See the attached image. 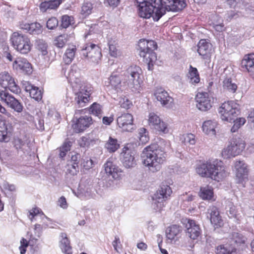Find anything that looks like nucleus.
I'll return each mask as SVG.
<instances>
[{
    "label": "nucleus",
    "mask_w": 254,
    "mask_h": 254,
    "mask_svg": "<svg viewBox=\"0 0 254 254\" xmlns=\"http://www.w3.org/2000/svg\"><path fill=\"white\" fill-rule=\"evenodd\" d=\"M182 232L181 227L177 225H173L167 228L166 233L167 238L171 240L177 237Z\"/></svg>",
    "instance_id": "nucleus-32"
},
{
    "label": "nucleus",
    "mask_w": 254,
    "mask_h": 254,
    "mask_svg": "<svg viewBox=\"0 0 254 254\" xmlns=\"http://www.w3.org/2000/svg\"><path fill=\"white\" fill-rule=\"evenodd\" d=\"M21 246L19 247V250L20 251L21 254H25L26 251V247L28 246V243L26 240L24 238H22L20 241Z\"/></svg>",
    "instance_id": "nucleus-55"
},
{
    "label": "nucleus",
    "mask_w": 254,
    "mask_h": 254,
    "mask_svg": "<svg viewBox=\"0 0 254 254\" xmlns=\"http://www.w3.org/2000/svg\"><path fill=\"white\" fill-rule=\"evenodd\" d=\"M157 48L156 43L153 40L141 39L138 43L137 51L143 61L148 64V69L157 60V56L154 51Z\"/></svg>",
    "instance_id": "nucleus-4"
},
{
    "label": "nucleus",
    "mask_w": 254,
    "mask_h": 254,
    "mask_svg": "<svg viewBox=\"0 0 254 254\" xmlns=\"http://www.w3.org/2000/svg\"><path fill=\"white\" fill-rule=\"evenodd\" d=\"M73 20V17L67 15H64L62 16V23L61 26L64 28H66L71 24Z\"/></svg>",
    "instance_id": "nucleus-45"
},
{
    "label": "nucleus",
    "mask_w": 254,
    "mask_h": 254,
    "mask_svg": "<svg viewBox=\"0 0 254 254\" xmlns=\"http://www.w3.org/2000/svg\"><path fill=\"white\" fill-rule=\"evenodd\" d=\"M241 64V67L246 69L254 78V53L245 55Z\"/></svg>",
    "instance_id": "nucleus-28"
},
{
    "label": "nucleus",
    "mask_w": 254,
    "mask_h": 254,
    "mask_svg": "<svg viewBox=\"0 0 254 254\" xmlns=\"http://www.w3.org/2000/svg\"><path fill=\"white\" fill-rule=\"evenodd\" d=\"M79 112H83V110L76 111L75 113L76 118V123L72 125V127L76 132H82L92 124V118L88 116H81L77 119V114Z\"/></svg>",
    "instance_id": "nucleus-18"
},
{
    "label": "nucleus",
    "mask_w": 254,
    "mask_h": 254,
    "mask_svg": "<svg viewBox=\"0 0 254 254\" xmlns=\"http://www.w3.org/2000/svg\"><path fill=\"white\" fill-rule=\"evenodd\" d=\"M29 213L30 215L32 216V217L30 218V220L32 221L34 217L40 213V209L37 207L34 208L29 212Z\"/></svg>",
    "instance_id": "nucleus-62"
},
{
    "label": "nucleus",
    "mask_w": 254,
    "mask_h": 254,
    "mask_svg": "<svg viewBox=\"0 0 254 254\" xmlns=\"http://www.w3.org/2000/svg\"><path fill=\"white\" fill-rule=\"evenodd\" d=\"M172 192V190L168 185L162 184L152 196L154 208L160 210L164 206V201L168 199Z\"/></svg>",
    "instance_id": "nucleus-8"
},
{
    "label": "nucleus",
    "mask_w": 254,
    "mask_h": 254,
    "mask_svg": "<svg viewBox=\"0 0 254 254\" xmlns=\"http://www.w3.org/2000/svg\"><path fill=\"white\" fill-rule=\"evenodd\" d=\"M236 106V104L232 101L224 102L221 105L218 112L222 120L231 122L234 118L238 116L240 111Z\"/></svg>",
    "instance_id": "nucleus-9"
},
{
    "label": "nucleus",
    "mask_w": 254,
    "mask_h": 254,
    "mask_svg": "<svg viewBox=\"0 0 254 254\" xmlns=\"http://www.w3.org/2000/svg\"><path fill=\"white\" fill-rule=\"evenodd\" d=\"M196 172L201 176L210 178L219 181L226 176V173L222 167L218 165L217 161H207L198 165L196 169Z\"/></svg>",
    "instance_id": "nucleus-3"
},
{
    "label": "nucleus",
    "mask_w": 254,
    "mask_h": 254,
    "mask_svg": "<svg viewBox=\"0 0 254 254\" xmlns=\"http://www.w3.org/2000/svg\"><path fill=\"white\" fill-rule=\"evenodd\" d=\"M231 241L236 244L237 246H241L242 244H245L247 238L242 233L234 232L230 235Z\"/></svg>",
    "instance_id": "nucleus-33"
},
{
    "label": "nucleus",
    "mask_w": 254,
    "mask_h": 254,
    "mask_svg": "<svg viewBox=\"0 0 254 254\" xmlns=\"http://www.w3.org/2000/svg\"><path fill=\"white\" fill-rule=\"evenodd\" d=\"M79 76V69L77 65H72L66 77L69 82L75 83V85L73 86L75 104H77L79 107H83L89 101L90 91H88L85 86L77 84Z\"/></svg>",
    "instance_id": "nucleus-2"
},
{
    "label": "nucleus",
    "mask_w": 254,
    "mask_h": 254,
    "mask_svg": "<svg viewBox=\"0 0 254 254\" xmlns=\"http://www.w3.org/2000/svg\"><path fill=\"white\" fill-rule=\"evenodd\" d=\"M111 85L117 89L121 83V79L119 75L113 73L109 78Z\"/></svg>",
    "instance_id": "nucleus-42"
},
{
    "label": "nucleus",
    "mask_w": 254,
    "mask_h": 254,
    "mask_svg": "<svg viewBox=\"0 0 254 254\" xmlns=\"http://www.w3.org/2000/svg\"><path fill=\"white\" fill-rule=\"evenodd\" d=\"M7 130V127H5V129H0V141L7 142L9 140Z\"/></svg>",
    "instance_id": "nucleus-51"
},
{
    "label": "nucleus",
    "mask_w": 254,
    "mask_h": 254,
    "mask_svg": "<svg viewBox=\"0 0 254 254\" xmlns=\"http://www.w3.org/2000/svg\"><path fill=\"white\" fill-rule=\"evenodd\" d=\"M76 48L75 46L67 48L64 55V60L66 64H69L74 58Z\"/></svg>",
    "instance_id": "nucleus-36"
},
{
    "label": "nucleus",
    "mask_w": 254,
    "mask_h": 254,
    "mask_svg": "<svg viewBox=\"0 0 254 254\" xmlns=\"http://www.w3.org/2000/svg\"><path fill=\"white\" fill-rule=\"evenodd\" d=\"M160 5L166 11H178L183 9L187 4L185 0H160Z\"/></svg>",
    "instance_id": "nucleus-16"
},
{
    "label": "nucleus",
    "mask_w": 254,
    "mask_h": 254,
    "mask_svg": "<svg viewBox=\"0 0 254 254\" xmlns=\"http://www.w3.org/2000/svg\"><path fill=\"white\" fill-rule=\"evenodd\" d=\"M62 240L60 241V247L62 252L65 254H71L72 248L70 246V242L66 233H62L60 235Z\"/></svg>",
    "instance_id": "nucleus-30"
},
{
    "label": "nucleus",
    "mask_w": 254,
    "mask_h": 254,
    "mask_svg": "<svg viewBox=\"0 0 254 254\" xmlns=\"http://www.w3.org/2000/svg\"><path fill=\"white\" fill-rule=\"evenodd\" d=\"M13 47L20 53L24 55L27 54L31 49L29 39L26 36L14 32L10 38Z\"/></svg>",
    "instance_id": "nucleus-7"
},
{
    "label": "nucleus",
    "mask_w": 254,
    "mask_h": 254,
    "mask_svg": "<svg viewBox=\"0 0 254 254\" xmlns=\"http://www.w3.org/2000/svg\"><path fill=\"white\" fill-rule=\"evenodd\" d=\"M81 166L85 170H89L93 166V162L91 159H83L81 164Z\"/></svg>",
    "instance_id": "nucleus-50"
},
{
    "label": "nucleus",
    "mask_w": 254,
    "mask_h": 254,
    "mask_svg": "<svg viewBox=\"0 0 254 254\" xmlns=\"http://www.w3.org/2000/svg\"><path fill=\"white\" fill-rule=\"evenodd\" d=\"M222 20L221 19L220 22H214L213 23V27L215 28V29L219 32L222 31L223 30L224 25L223 23L222 22Z\"/></svg>",
    "instance_id": "nucleus-57"
},
{
    "label": "nucleus",
    "mask_w": 254,
    "mask_h": 254,
    "mask_svg": "<svg viewBox=\"0 0 254 254\" xmlns=\"http://www.w3.org/2000/svg\"><path fill=\"white\" fill-rule=\"evenodd\" d=\"M49 3L50 9H53L57 8L61 3V0H50L47 1Z\"/></svg>",
    "instance_id": "nucleus-54"
},
{
    "label": "nucleus",
    "mask_w": 254,
    "mask_h": 254,
    "mask_svg": "<svg viewBox=\"0 0 254 254\" xmlns=\"http://www.w3.org/2000/svg\"><path fill=\"white\" fill-rule=\"evenodd\" d=\"M92 141L89 137H82L79 142V145L82 147H88Z\"/></svg>",
    "instance_id": "nucleus-53"
},
{
    "label": "nucleus",
    "mask_w": 254,
    "mask_h": 254,
    "mask_svg": "<svg viewBox=\"0 0 254 254\" xmlns=\"http://www.w3.org/2000/svg\"><path fill=\"white\" fill-rule=\"evenodd\" d=\"M188 78L189 82L192 84L195 85L199 82V74L196 67H193L192 65H190L188 74Z\"/></svg>",
    "instance_id": "nucleus-31"
},
{
    "label": "nucleus",
    "mask_w": 254,
    "mask_h": 254,
    "mask_svg": "<svg viewBox=\"0 0 254 254\" xmlns=\"http://www.w3.org/2000/svg\"><path fill=\"white\" fill-rule=\"evenodd\" d=\"M136 2L138 3V15L143 18L152 17L154 21H158L165 14V10L161 5L156 7L152 3L140 0H136Z\"/></svg>",
    "instance_id": "nucleus-5"
},
{
    "label": "nucleus",
    "mask_w": 254,
    "mask_h": 254,
    "mask_svg": "<svg viewBox=\"0 0 254 254\" xmlns=\"http://www.w3.org/2000/svg\"><path fill=\"white\" fill-rule=\"evenodd\" d=\"M37 48L40 51L43 55H46L47 54V45L43 40H39L37 42Z\"/></svg>",
    "instance_id": "nucleus-49"
},
{
    "label": "nucleus",
    "mask_w": 254,
    "mask_h": 254,
    "mask_svg": "<svg viewBox=\"0 0 254 254\" xmlns=\"http://www.w3.org/2000/svg\"><path fill=\"white\" fill-rule=\"evenodd\" d=\"M0 84L4 90L8 88L11 92L18 94L20 92V89L16 83L14 79L8 72H4L0 73Z\"/></svg>",
    "instance_id": "nucleus-14"
},
{
    "label": "nucleus",
    "mask_w": 254,
    "mask_h": 254,
    "mask_svg": "<svg viewBox=\"0 0 254 254\" xmlns=\"http://www.w3.org/2000/svg\"><path fill=\"white\" fill-rule=\"evenodd\" d=\"M183 224L186 229V236L190 239L197 240L201 235L200 226L194 220L190 219L183 220Z\"/></svg>",
    "instance_id": "nucleus-12"
},
{
    "label": "nucleus",
    "mask_w": 254,
    "mask_h": 254,
    "mask_svg": "<svg viewBox=\"0 0 254 254\" xmlns=\"http://www.w3.org/2000/svg\"><path fill=\"white\" fill-rule=\"evenodd\" d=\"M0 100L4 102L8 107L13 109L17 113H21L23 110L22 104L12 95H10L7 91H0Z\"/></svg>",
    "instance_id": "nucleus-13"
},
{
    "label": "nucleus",
    "mask_w": 254,
    "mask_h": 254,
    "mask_svg": "<svg viewBox=\"0 0 254 254\" xmlns=\"http://www.w3.org/2000/svg\"><path fill=\"white\" fill-rule=\"evenodd\" d=\"M134 155V151L131 149L126 147L123 149V151L121 154V160L126 168H132L136 165Z\"/></svg>",
    "instance_id": "nucleus-21"
},
{
    "label": "nucleus",
    "mask_w": 254,
    "mask_h": 254,
    "mask_svg": "<svg viewBox=\"0 0 254 254\" xmlns=\"http://www.w3.org/2000/svg\"><path fill=\"white\" fill-rule=\"evenodd\" d=\"M197 51L202 58L209 61L212 53V45L205 39H201L197 44Z\"/></svg>",
    "instance_id": "nucleus-23"
},
{
    "label": "nucleus",
    "mask_w": 254,
    "mask_h": 254,
    "mask_svg": "<svg viewBox=\"0 0 254 254\" xmlns=\"http://www.w3.org/2000/svg\"><path fill=\"white\" fill-rule=\"evenodd\" d=\"M208 213L210 216V221L215 228L221 227L223 225V220L217 207L212 206L208 209Z\"/></svg>",
    "instance_id": "nucleus-27"
},
{
    "label": "nucleus",
    "mask_w": 254,
    "mask_h": 254,
    "mask_svg": "<svg viewBox=\"0 0 254 254\" xmlns=\"http://www.w3.org/2000/svg\"><path fill=\"white\" fill-rule=\"evenodd\" d=\"M232 121H233L234 123L231 129V131L232 132H235L237 131V130L246 122L245 119L243 118H236V119H234Z\"/></svg>",
    "instance_id": "nucleus-44"
},
{
    "label": "nucleus",
    "mask_w": 254,
    "mask_h": 254,
    "mask_svg": "<svg viewBox=\"0 0 254 254\" xmlns=\"http://www.w3.org/2000/svg\"><path fill=\"white\" fill-rule=\"evenodd\" d=\"M184 141L185 144L189 143L190 145H194L196 142L194 135L192 133L184 135Z\"/></svg>",
    "instance_id": "nucleus-47"
},
{
    "label": "nucleus",
    "mask_w": 254,
    "mask_h": 254,
    "mask_svg": "<svg viewBox=\"0 0 254 254\" xmlns=\"http://www.w3.org/2000/svg\"><path fill=\"white\" fill-rule=\"evenodd\" d=\"M82 55L96 64H99L102 57L100 48L98 45L90 43L83 47Z\"/></svg>",
    "instance_id": "nucleus-11"
},
{
    "label": "nucleus",
    "mask_w": 254,
    "mask_h": 254,
    "mask_svg": "<svg viewBox=\"0 0 254 254\" xmlns=\"http://www.w3.org/2000/svg\"><path fill=\"white\" fill-rule=\"evenodd\" d=\"M13 66L16 70L24 74H30L33 71L31 64L25 59H16L13 62Z\"/></svg>",
    "instance_id": "nucleus-25"
},
{
    "label": "nucleus",
    "mask_w": 254,
    "mask_h": 254,
    "mask_svg": "<svg viewBox=\"0 0 254 254\" xmlns=\"http://www.w3.org/2000/svg\"><path fill=\"white\" fill-rule=\"evenodd\" d=\"M216 123L211 120L204 122L202 126L203 132L208 135H213L215 134V127Z\"/></svg>",
    "instance_id": "nucleus-34"
},
{
    "label": "nucleus",
    "mask_w": 254,
    "mask_h": 254,
    "mask_svg": "<svg viewBox=\"0 0 254 254\" xmlns=\"http://www.w3.org/2000/svg\"><path fill=\"white\" fill-rule=\"evenodd\" d=\"M237 14L236 12L233 11H229L226 15V18L227 20H231L233 18H234Z\"/></svg>",
    "instance_id": "nucleus-63"
},
{
    "label": "nucleus",
    "mask_w": 254,
    "mask_h": 254,
    "mask_svg": "<svg viewBox=\"0 0 254 254\" xmlns=\"http://www.w3.org/2000/svg\"><path fill=\"white\" fill-rule=\"evenodd\" d=\"M164 149L157 143H153L144 148L141 157L143 164L152 172L159 171L166 160Z\"/></svg>",
    "instance_id": "nucleus-1"
},
{
    "label": "nucleus",
    "mask_w": 254,
    "mask_h": 254,
    "mask_svg": "<svg viewBox=\"0 0 254 254\" xmlns=\"http://www.w3.org/2000/svg\"><path fill=\"white\" fill-rule=\"evenodd\" d=\"M105 147L109 152H115L119 148L120 144L116 138L110 136L105 144Z\"/></svg>",
    "instance_id": "nucleus-35"
},
{
    "label": "nucleus",
    "mask_w": 254,
    "mask_h": 254,
    "mask_svg": "<svg viewBox=\"0 0 254 254\" xmlns=\"http://www.w3.org/2000/svg\"><path fill=\"white\" fill-rule=\"evenodd\" d=\"M245 147L244 140L240 138H233L227 148L224 149L222 155L224 158L235 157L241 153Z\"/></svg>",
    "instance_id": "nucleus-10"
},
{
    "label": "nucleus",
    "mask_w": 254,
    "mask_h": 254,
    "mask_svg": "<svg viewBox=\"0 0 254 254\" xmlns=\"http://www.w3.org/2000/svg\"><path fill=\"white\" fill-rule=\"evenodd\" d=\"M69 36L67 34H62L59 36L55 41V45L58 48H63L67 42Z\"/></svg>",
    "instance_id": "nucleus-41"
},
{
    "label": "nucleus",
    "mask_w": 254,
    "mask_h": 254,
    "mask_svg": "<svg viewBox=\"0 0 254 254\" xmlns=\"http://www.w3.org/2000/svg\"><path fill=\"white\" fill-rule=\"evenodd\" d=\"M235 168L236 170V177L238 179V183H242L243 186L248 181V170L247 165L242 161H236Z\"/></svg>",
    "instance_id": "nucleus-22"
},
{
    "label": "nucleus",
    "mask_w": 254,
    "mask_h": 254,
    "mask_svg": "<svg viewBox=\"0 0 254 254\" xmlns=\"http://www.w3.org/2000/svg\"><path fill=\"white\" fill-rule=\"evenodd\" d=\"M49 3L47 1H45L41 3L40 5V9L42 12H45L47 10L50 9Z\"/></svg>",
    "instance_id": "nucleus-59"
},
{
    "label": "nucleus",
    "mask_w": 254,
    "mask_h": 254,
    "mask_svg": "<svg viewBox=\"0 0 254 254\" xmlns=\"http://www.w3.org/2000/svg\"><path fill=\"white\" fill-rule=\"evenodd\" d=\"M104 168L106 174L109 176H111L114 179H118L120 177L119 173L121 172V169L112 161L108 160L104 164Z\"/></svg>",
    "instance_id": "nucleus-29"
},
{
    "label": "nucleus",
    "mask_w": 254,
    "mask_h": 254,
    "mask_svg": "<svg viewBox=\"0 0 254 254\" xmlns=\"http://www.w3.org/2000/svg\"><path fill=\"white\" fill-rule=\"evenodd\" d=\"M141 69L137 65H131L127 68L125 75L126 82L129 88L131 89L132 91H136L140 87V83L142 81L140 78Z\"/></svg>",
    "instance_id": "nucleus-6"
},
{
    "label": "nucleus",
    "mask_w": 254,
    "mask_h": 254,
    "mask_svg": "<svg viewBox=\"0 0 254 254\" xmlns=\"http://www.w3.org/2000/svg\"><path fill=\"white\" fill-rule=\"evenodd\" d=\"M120 102L121 103V107L125 109H127L129 108L131 105L130 102L127 99L126 101L125 99H123L122 101H120Z\"/></svg>",
    "instance_id": "nucleus-58"
},
{
    "label": "nucleus",
    "mask_w": 254,
    "mask_h": 254,
    "mask_svg": "<svg viewBox=\"0 0 254 254\" xmlns=\"http://www.w3.org/2000/svg\"><path fill=\"white\" fill-rule=\"evenodd\" d=\"M58 20L56 17H51L47 22V27L49 29H54L58 26Z\"/></svg>",
    "instance_id": "nucleus-48"
},
{
    "label": "nucleus",
    "mask_w": 254,
    "mask_h": 254,
    "mask_svg": "<svg viewBox=\"0 0 254 254\" xmlns=\"http://www.w3.org/2000/svg\"><path fill=\"white\" fill-rule=\"evenodd\" d=\"M59 202L60 203V206L61 207L63 208H66L67 207L66 199L64 196L61 197L59 200Z\"/></svg>",
    "instance_id": "nucleus-61"
},
{
    "label": "nucleus",
    "mask_w": 254,
    "mask_h": 254,
    "mask_svg": "<svg viewBox=\"0 0 254 254\" xmlns=\"http://www.w3.org/2000/svg\"><path fill=\"white\" fill-rule=\"evenodd\" d=\"M81 161V155L79 153H75L71 155L70 160L68 161L67 165V172L72 176L77 174L80 169V162Z\"/></svg>",
    "instance_id": "nucleus-24"
},
{
    "label": "nucleus",
    "mask_w": 254,
    "mask_h": 254,
    "mask_svg": "<svg viewBox=\"0 0 254 254\" xmlns=\"http://www.w3.org/2000/svg\"><path fill=\"white\" fill-rule=\"evenodd\" d=\"M120 0H105V3L107 2L110 6L116 7L119 4Z\"/></svg>",
    "instance_id": "nucleus-60"
},
{
    "label": "nucleus",
    "mask_w": 254,
    "mask_h": 254,
    "mask_svg": "<svg viewBox=\"0 0 254 254\" xmlns=\"http://www.w3.org/2000/svg\"><path fill=\"white\" fill-rule=\"evenodd\" d=\"M226 213L230 219H234L235 221L239 220V215L236 207L230 203L226 208Z\"/></svg>",
    "instance_id": "nucleus-39"
},
{
    "label": "nucleus",
    "mask_w": 254,
    "mask_h": 254,
    "mask_svg": "<svg viewBox=\"0 0 254 254\" xmlns=\"http://www.w3.org/2000/svg\"><path fill=\"white\" fill-rule=\"evenodd\" d=\"M30 96L35 100L39 101L41 100L42 98V93L39 88L35 86V88L30 91Z\"/></svg>",
    "instance_id": "nucleus-46"
},
{
    "label": "nucleus",
    "mask_w": 254,
    "mask_h": 254,
    "mask_svg": "<svg viewBox=\"0 0 254 254\" xmlns=\"http://www.w3.org/2000/svg\"><path fill=\"white\" fill-rule=\"evenodd\" d=\"M154 95L157 101H159L163 106L167 108L172 107L174 99L163 88H157L154 93Z\"/></svg>",
    "instance_id": "nucleus-20"
},
{
    "label": "nucleus",
    "mask_w": 254,
    "mask_h": 254,
    "mask_svg": "<svg viewBox=\"0 0 254 254\" xmlns=\"http://www.w3.org/2000/svg\"><path fill=\"white\" fill-rule=\"evenodd\" d=\"M148 122L150 127L156 130V131L164 133L168 132L167 124L161 121L159 117L155 113H151L149 114Z\"/></svg>",
    "instance_id": "nucleus-19"
},
{
    "label": "nucleus",
    "mask_w": 254,
    "mask_h": 254,
    "mask_svg": "<svg viewBox=\"0 0 254 254\" xmlns=\"http://www.w3.org/2000/svg\"><path fill=\"white\" fill-rule=\"evenodd\" d=\"M20 28L26 33L31 35H39L43 32L42 25L37 22L27 23L22 22L20 24Z\"/></svg>",
    "instance_id": "nucleus-26"
},
{
    "label": "nucleus",
    "mask_w": 254,
    "mask_h": 254,
    "mask_svg": "<svg viewBox=\"0 0 254 254\" xmlns=\"http://www.w3.org/2000/svg\"><path fill=\"white\" fill-rule=\"evenodd\" d=\"M196 107L200 111H207L211 107L213 98L207 92H198L195 97Z\"/></svg>",
    "instance_id": "nucleus-15"
},
{
    "label": "nucleus",
    "mask_w": 254,
    "mask_h": 254,
    "mask_svg": "<svg viewBox=\"0 0 254 254\" xmlns=\"http://www.w3.org/2000/svg\"><path fill=\"white\" fill-rule=\"evenodd\" d=\"M223 87L224 89L231 92L235 93L237 89L236 84L232 82V80L230 78H226L223 82Z\"/></svg>",
    "instance_id": "nucleus-38"
},
{
    "label": "nucleus",
    "mask_w": 254,
    "mask_h": 254,
    "mask_svg": "<svg viewBox=\"0 0 254 254\" xmlns=\"http://www.w3.org/2000/svg\"><path fill=\"white\" fill-rule=\"evenodd\" d=\"M89 111L93 115L98 117L99 119H100L102 116V107L101 105L96 102L91 105L89 108Z\"/></svg>",
    "instance_id": "nucleus-40"
},
{
    "label": "nucleus",
    "mask_w": 254,
    "mask_h": 254,
    "mask_svg": "<svg viewBox=\"0 0 254 254\" xmlns=\"http://www.w3.org/2000/svg\"><path fill=\"white\" fill-rule=\"evenodd\" d=\"M228 251L227 254H240L236 248L231 246H228Z\"/></svg>",
    "instance_id": "nucleus-64"
},
{
    "label": "nucleus",
    "mask_w": 254,
    "mask_h": 254,
    "mask_svg": "<svg viewBox=\"0 0 254 254\" xmlns=\"http://www.w3.org/2000/svg\"><path fill=\"white\" fill-rule=\"evenodd\" d=\"M93 9L92 4L90 2H84L81 7V13L86 17L91 13Z\"/></svg>",
    "instance_id": "nucleus-43"
},
{
    "label": "nucleus",
    "mask_w": 254,
    "mask_h": 254,
    "mask_svg": "<svg viewBox=\"0 0 254 254\" xmlns=\"http://www.w3.org/2000/svg\"><path fill=\"white\" fill-rule=\"evenodd\" d=\"M119 127L124 131H132L134 129L135 126L133 123V119L131 114L124 113L118 117L117 119Z\"/></svg>",
    "instance_id": "nucleus-17"
},
{
    "label": "nucleus",
    "mask_w": 254,
    "mask_h": 254,
    "mask_svg": "<svg viewBox=\"0 0 254 254\" xmlns=\"http://www.w3.org/2000/svg\"><path fill=\"white\" fill-rule=\"evenodd\" d=\"M216 254H227L228 253V246L221 245L216 248Z\"/></svg>",
    "instance_id": "nucleus-52"
},
{
    "label": "nucleus",
    "mask_w": 254,
    "mask_h": 254,
    "mask_svg": "<svg viewBox=\"0 0 254 254\" xmlns=\"http://www.w3.org/2000/svg\"><path fill=\"white\" fill-rule=\"evenodd\" d=\"M199 195V196L204 200H209L211 199L213 196V190L211 187L208 186L201 187Z\"/></svg>",
    "instance_id": "nucleus-37"
},
{
    "label": "nucleus",
    "mask_w": 254,
    "mask_h": 254,
    "mask_svg": "<svg viewBox=\"0 0 254 254\" xmlns=\"http://www.w3.org/2000/svg\"><path fill=\"white\" fill-rule=\"evenodd\" d=\"M72 144V142L71 141L66 140L60 148L65 151H68L70 149Z\"/></svg>",
    "instance_id": "nucleus-56"
}]
</instances>
